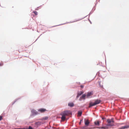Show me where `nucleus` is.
<instances>
[{"label":"nucleus","mask_w":129,"mask_h":129,"mask_svg":"<svg viewBox=\"0 0 129 129\" xmlns=\"http://www.w3.org/2000/svg\"><path fill=\"white\" fill-rule=\"evenodd\" d=\"M84 122L86 126H88L90 123L89 120L88 119H86V118L84 119Z\"/></svg>","instance_id":"nucleus-5"},{"label":"nucleus","mask_w":129,"mask_h":129,"mask_svg":"<svg viewBox=\"0 0 129 129\" xmlns=\"http://www.w3.org/2000/svg\"><path fill=\"white\" fill-rule=\"evenodd\" d=\"M3 65V63H0V66H2Z\"/></svg>","instance_id":"nucleus-31"},{"label":"nucleus","mask_w":129,"mask_h":129,"mask_svg":"<svg viewBox=\"0 0 129 129\" xmlns=\"http://www.w3.org/2000/svg\"><path fill=\"white\" fill-rule=\"evenodd\" d=\"M82 95V96L80 97L79 99V101H81L82 100H84L86 99V94H83Z\"/></svg>","instance_id":"nucleus-4"},{"label":"nucleus","mask_w":129,"mask_h":129,"mask_svg":"<svg viewBox=\"0 0 129 129\" xmlns=\"http://www.w3.org/2000/svg\"><path fill=\"white\" fill-rule=\"evenodd\" d=\"M82 128L83 129H87L88 128H85V126H83L82 127Z\"/></svg>","instance_id":"nucleus-27"},{"label":"nucleus","mask_w":129,"mask_h":129,"mask_svg":"<svg viewBox=\"0 0 129 129\" xmlns=\"http://www.w3.org/2000/svg\"><path fill=\"white\" fill-rule=\"evenodd\" d=\"M84 92L83 91H78L77 93V95L76 97V99H77Z\"/></svg>","instance_id":"nucleus-3"},{"label":"nucleus","mask_w":129,"mask_h":129,"mask_svg":"<svg viewBox=\"0 0 129 129\" xmlns=\"http://www.w3.org/2000/svg\"><path fill=\"white\" fill-rule=\"evenodd\" d=\"M119 129H121V128H119Z\"/></svg>","instance_id":"nucleus-35"},{"label":"nucleus","mask_w":129,"mask_h":129,"mask_svg":"<svg viewBox=\"0 0 129 129\" xmlns=\"http://www.w3.org/2000/svg\"><path fill=\"white\" fill-rule=\"evenodd\" d=\"M107 121L108 123L106 125L107 126H114V124L113 123H112L111 120L110 119H108L107 120Z\"/></svg>","instance_id":"nucleus-2"},{"label":"nucleus","mask_w":129,"mask_h":129,"mask_svg":"<svg viewBox=\"0 0 129 129\" xmlns=\"http://www.w3.org/2000/svg\"><path fill=\"white\" fill-rule=\"evenodd\" d=\"M96 105L95 103H93L92 102H91L89 103V108H90L93 106H94Z\"/></svg>","instance_id":"nucleus-11"},{"label":"nucleus","mask_w":129,"mask_h":129,"mask_svg":"<svg viewBox=\"0 0 129 129\" xmlns=\"http://www.w3.org/2000/svg\"><path fill=\"white\" fill-rule=\"evenodd\" d=\"M80 83V82H79V84Z\"/></svg>","instance_id":"nucleus-38"},{"label":"nucleus","mask_w":129,"mask_h":129,"mask_svg":"<svg viewBox=\"0 0 129 129\" xmlns=\"http://www.w3.org/2000/svg\"><path fill=\"white\" fill-rule=\"evenodd\" d=\"M80 83V82H79V84Z\"/></svg>","instance_id":"nucleus-39"},{"label":"nucleus","mask_w":129,"mask_h":129,"mask_svg":"<svg viewBox=\"0 0 129 129\" xmlns=\"http://www.w3.org/2000/svg\"><path fill=\"white\" fill-rule=\"evenodd\" d=\"M33 13H34L36 15L38 14V13L36 11H33Z\"/></svg>","instance_id":"nucleus-22"},{"label":"nucleus","mask_w":129,"mask_h":129,"mask_svg":"<svg viewBox=\"0 0 129 129\" xmlns=\"http://www.w3.org/2000/svg\"><path fill=\"white\" fill-rule=\"evenodd\" d=\"M30 110L31 113L29 116L30 118H33L39 114L38 112L34 109H31Z\"/></svg>","instance_id":"nucleus-1"},{"label":"nucleus","mask_w":129,"mask_h":129,"mask_svg":"<svg viewBox=\"0 0 129 129\" xmlns=\"http://www.w3.org/2000/svg\"><path fill=\"white\" fill-rule=\"evenodd\" d=\"M101 101V100L97 99L95 101L94 103H95V105H96L100 104Z\"/></svg>","instance_id":"nucleus-10"},{"label":"nucleus","mask_w":129,"mask_h":129,"mask_svg":"<svg viewBox=\"0 0 129 129\" xmlns=\"http://www.w3.org/2000/svg\"><path fill=\"white\" fill-rule=\"evenodd\" d=\"M105 62H106V60H105Z\"/></svg>","instance_id":"nucleus-36"},{"label":"nucleus","mask_w":129,"mask_h":129,"mask_svg":"<svg viewBox=\"0 0 129 129\" xmlns=\"http://www.w3.org/2000/svg\"><path fill=\"white\" fill-rule=\"evenodd\" d=\"M21 98H18L17 99L15 100L12 103V105H13L16 101H17L18 100H19Z\"/></svg>","instance_id":"nucleus-19"},{"label":"nucleus","mask_w":129,"mask_h":129,"mask_svg":"<svg viewBox=\"0 0 129 129\" xmlns=\"http://www.w3.org/2000/svg\"><path fill=\"white\" fill-rule=\"evenodd\" d=\"M80 87L81 88H83L84 86L83 85H81Z\"/></svg>","instance_id":"nucleus-28"},{"label":"nucleus","mask_w":129,"mask_h":129,"mask_svg":"<svg viewBox=\"0 0 129 129\" xmlns=\"http://www.w3.org/2000/svg\"><path fill=\"white\" fill-rule=\"evenodd\" d=\"M47 110L46 109L43 108H41L38 109V111L39 112H40L41 113L44 112Z\"/></svg>","instance_id":"nucleus-9"},{"label":"nucleus","mask_w":129,"mask_h":129,"mask_svg":"<svg viewBox=\"0 0 129 129\" xmlns=\"http://www.w3.org/2000/svg\"><path fill=\"white\" fill-rule=\"evenodd\" d=\"M93 94V92L90 91L88 92L86 94V98H89L90 96Z\"/></svg>","instance_id":"nucleus-8"},{"label":"nucleus","mask_w":129,"mask_h":129,"mask_svg":"<svg viewBox=\"0 0 129 129\" xmlns=\"http://www.w3.org/2000/svg\"><path fill=\"white\" fill-rule=\"evenodd\" d=\"M123 124V123H121V124Z\"/></svg>","instance_id":"nucleus-37"},{"label":"nucleus","mask_w":129,"mask_h":129,"mask_svg":"<svg viewBox=\"0 0 129 129\" xmlns=\"http://www.w3.org/2000/svg\"><path fill=\"white\" fill-rule=\"evenodd\" d=\"M16 129H34L33 128L31 127V126H29L28 127V128H16Z\"/></svg>","instance_id":"nucleus-17"},{"label":"nucleus","mask_w":129,"mask_h":129,"mask_svg":"<svg viewBox=\"0 0 129 129\" xmlns=\"http://www.w3.org/2000/svg\"><path fill=\"white\" fill-rule=\"evenodd\" d=\"M87 16H86L82 18H81V19H79L78 20H76V21H72V22H67V23H72V22H75L76 21H79V20H81L83 19V18H85V17H86Z\"/></svg>","instance_id":"nucleus-15"},{"label":"nucleus","mask_w":129,"mask_h":129,"mask_svg":"<svg viewBox=\"0 0 129 129\" xmlns=\"http://www.w3.org/2000/svg\"><path fill=\"white\" fill-rule=\"evenodd\" d=\"M102 119L103 120H104V119H106L104 117H102Z\"/></svg>","instance_id":"nucleus-30"},{"label":"nucleus","mask_w":129,"mask_h":129,"mask_svg":"<svg viewBox=\"0 0 129 129\" xmlns=\"http://www.w3.org/2000/svg\"><path fill=\"white\" fill-rule=\"evenodd\" d=\"M94 123L95 126H98L100 125V122L99 120H97L94 122Z\"/></svg>","instance_id":"nucleus-12"},{"label":"nucleus","mask_w":129,"mask_h":129,"mask_svg":"<svg viewBox=\"0 0 129 129\" xmlns=\"http://www.w3.org/2000/svg\"><path fill=\"white\" fill-rule=\"evenodd\" d=\"M66 23H63V24H59V25H55V26H53L52 27H55V26H58L62 25V24H65Z\"/></svg>","instance_id":"nucleus-25"},{"label":"nucleus","mask_w":129,"mask_h":129,"mask_svg":"<svg viewBox=\"0 0 129 129\" xmlns=\"http://www.w3.org/2000/svg\"><path fill=\"white\" fill-rule=\"evenodd\" d=\"M39 37H38V38H37V39L35 41H36L38 39V38Z\"/></svg>","instance_id":"nucleus-34"},{"label":"nucleus","mask_w":129,"mask_h":129,"mask_svg":"<svg viewBox=\"0 0 129 129\" xmlns=\"http://www.w3.org/2000/svg\"><path fill=\"white\" fill-rule=\"evenodd\" d=\"M60 115H62V117L61 118V119L62 120H64L66 119V117L64 115L62 114L61 113Z\"/></svg>","instance_id":"nucleus-18"},{"label":"nucleus","mask_w":129,"mask_h":129,"mask_svg":"<svg viewBox=\"0 0 129 129\" xmlns=\"http://www.w3.org/2000/svg\"><path fill=\"white\" fill-rule=\"evenodd\" d=\"M88 20H89V21L90 22V23L91 24V22L89 19H88Z\"/></svg>","instance_id":"nucleus-32"},{"label":"nucleus","mask_w":129,"mask_h":129,"mask_svg":"<svg viewBox=\"0 0 129 129\" xmlns=\"http://www.w3.org/2000/svg\"><path fill=\"white\" fill-rule=\"evenodd\" d=\"M106 126H101V127H94L92 128H89V129H91V128H97L99 129H107L108 127Z\"/></svg>","instance_id":"nucleus-7"},{"label":"nucleus","mask_w":129,"mask_h":129,"mask_svg":"<svg viewBox=\"0 0 129 129\" xmlns=\"http://www.w3.org/2000/svg\"><path fill=\"white\" fill-rule=\"evenodd\" d=\"M3 117L2 116H0V121L2 120Z\"/></svg>","instance_id":"nucleus-29"},{"label":"nucleus","mask_w":129,"mask_h":129,"mask_svg":"<svg viewBox=\"0 0 129 129\" xmlns=\"http://www.w3.org/2000/svg\"><path fill=\"white\" fill-rule=\"evenodd\" d=\"M48 118V117L47 116L43 118L42 119L43 120H46Z\"/></svg>","instance_id":"nucleus-21"},{"label":"nucleus","mask_w":129,"mask_h":129,"mask_svg":"<svg viewBox=\"0 0 129 129\" xmlns=\"http://www.w3.org/2000/svg\"><path fill=\"white\" fill-rule=\"evenodd\" d=\"M70 112L69 111L66 110L64 111L62 113H61L62 114L64 115L65 116H68L70 114Z\"/></svg>","instance_id":"nucleus-6"},{"label":"nucleus","mask_w":129,"mask_h":129,"mask_svg":"<svg viewBox=\"0 0 129 129\" xmlns=\"http://www.w3.org/2000/svg\"><path fill=\"white\" fill-rule=\"evenodd\" d=\"M93 9H94V8H93V9H92V10H93ZM92 11H91L90 12V13H89V14L88 15H89V17L90 16V15L91 14H92Z\"/></svg>","instance_id":"nucleus-24"},{"label":"nucleus","mask_w":129,"mask_h":129,"mask_svg":"<svg viewBox=\"0 0 129 129\" xmlns=\"http://www.w3.org/2000/svg\"><path fill=\"white\" fill-rule=\"evenodd\" d=\"M42 123V122H41L38 121L37 122H35V124L36 125H37V126H39L41 125Z\"/></svg>","instance_id":"nucleus-16"},{"label":"nucleus","mask_w":129,"mask_h":129,"mask_svg":"<svg viewBox=\"0 0 129 129\" xmlns=\"http://www.w3.org/2000/svg\"><path fill=\"white\" fill-rule=\"evenodd\" d=\"M83 119H81L80 120V122H79V124L80 125L81 124V122L82 121Z\"/></svg>","instance_id":"nucleus-26"},{"label":"nucleus","mask_w":129,"mask_h":129,"mask_svg":"<svg viewBox=\"0 0 129 129\" xmlns=\"http://www.w3.org/2000/svg\"><path fill=\"white\" fill-rule=\"evenodd\" d=\"M99 85H100V86L101 87H102V86H101L100 85V82H99Z\"/></svg>","instance_id":"nucleus-33"},{"label":"nucleus","mask_w":129,"mask_h":129,"mask_svg":"<svg viewBox=\"0 0 129 129\" xmlns=\"http://www.w3.org/2000/svg\"><path fill=\"white\" fill-rule=\"evenodd\" d=\"M111 120V121L112 122V123H113L114 122V119L113 118H112L111 119H110Z\"/></svg>","instance_id":"nucleus-23"},{"label":"nucleus","mask_w":129,"mask_h":129,"mask_svg":"<svg viewBox=\"0 0 129 129\" xmlns=\"http://www.w3.org/2000/svg\"><path fill=\"white\" fill-rule=\"evenodd\" d=\"M68 106L69 107H72L74 106V104L72 102H69L68 103Z\"/></svg>","instance_id":"nucleus-13"},{"label":"nucleus","mask_w":129,"mask_h":129,"mask_svg":"<svg viewBox=\"0 0 129 129\" xmlns=\"http://www.w3.org/2000/svg\"><path fill=\"white\" fill-rule=\"evenodd\" d=\"M82 113V112L81 111H79L78 112V114L80 116H81Z\"/></svg>","instance_id":"nucleus-20"},{"label":"nucleus","mask_w":129,"mask_h":129,"mask_svg":"<svg viewBox=\"0 0 129 129\" xmlns=\"http://www.w3.org/2000/svg\"><path fill=\"white\" fill-rule=\"evenodd\" d=\"M129 128V125H126L121 126V129H127Z\"/></svg>","instance_id":"nucleus-14"}]
</instances>
